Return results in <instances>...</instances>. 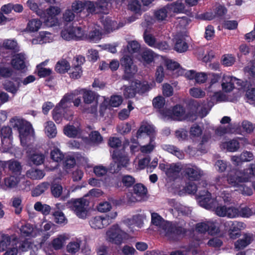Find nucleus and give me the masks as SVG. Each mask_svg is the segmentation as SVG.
Here are the masks:
<instances>
[{"label":"nucleus","instance_id":"5fc2aeb1","mask_svg":"<svg viewBox=\"0 0 255 255\" xmlns=\"http://www.w3.org/2000/svg\"><path fill=\"white\" fill-rule=\"evenodd\" d=\"M141 57L144 64H150L153 60L154 57V53L151 50L146 49L142 53Z\"/></svg>","mask_w":255,"mask_h":255},{"label":"nucleus","instance_id":"473e14b6","mask_svg":"<svg viewBox=\"0 0 255 255\" xmlns=\"http://www.w3.org/2000/svg\"><path fill=\"white\" fill-rule=\"evenodd\" d=\"M143 216L140 215H136L131 218L127 219L124 221V223L127 225L129 228L134 225L138 228H141L143 224Z\"/></svg>","mask_w":255,"mask_h":255},{"label":"nucleus","instance_id":"1a4fd4ad","mask_svg":"<svg viewBox=\"0 0 255 255\" xmlns=\"http://www.w3.org/2000/svg\"><path fill=\"white\" fill-rule=\"evenodd\" d=\"M117 215L116 212H112L108 214L97 216L90 219L89 224L93 229H102L112 223Z\"/></svg>","mask_w":255,"mask_h":255},{"label":"nucleus","instance_id":"0eeeda50","mask_svg":"<svg viewBox=\"0 0 255 255\" xmlns=\"http://www.w3.org/2000/svg\"><path fill=\"white\" fill-rule=\"evenodd\" d=\"M106 235L108 242L116 245H121L128 237V234L118 224L111 226L107 231Z\"/></svg>","mask_w":255,"mask_h":255},{"label":"nucleus","instance_id":"4be33fe9","mask_svg":"<svg viewBox=\"0 0 255 255\" xmlns=\"http://www.w3.org/2000/svg\"><path fill=\"white\" fill-rule=\"evenodd\" d=\"M53 35L47 31H41L39 35L32 40L33 44H42L49 43L53 41Z\"/></svg>","mask_w":255,"mask_h":255},{"label":"nucleus","instance_id":"774afa93","mask_svg":"<svg viewBox=\"0 0 255 255\" xmlns=\"http://www.w3.org/2000/svg\"><path fill=\"white\" fill-rule=\"evenodd\" d=\"M48 187V184L47 183L43 182L40 185H38L32 192L33 196H38L42 194L47 189Z\"/></svg>","mask_w":255,"mask_h":255},{"label":"nucleus","instance_id":"cd10ccee","mask_svg":"<svg viewBox=\"0 0 255 255\" xmlns=\"http://www.w3.org/2000/svg\"><path fill=\"white\" fill-rule=\"evenodd\" d=\"M207 185V184L205 181H202L200 183V185L197 186V185L193 181H190L187 183L186 186L185 187V191L188 194H194L198 190H199L197 194L198 198L199 197V194L200 192L205 190L208 191L206 189H204L203 190H200V186L205 187Z\"/></svg>","mask_w":255,"mask_h":255},{"label":"nucleus","instance_id":"6e6552de","mask_svg":"<svg viewBox=\"0 0 255 255\" xmlns=\"http://www.w3.org/2000/svg\"><path fill=\"white\" fill-rule=\"evenodd\" d=\"M88 205V201L84 198L72 199L66 203V206L73 211L77 217L81 219L86 218Z\"/></svg>","mask_w":255,"mask_h":255},{"label":"nucleus","instance_id":"4d7b16f0","mask_svg":"<svg viewBox=\"0 0 255 255\" xmlns=\"http://www.w3.org/2000/svg\"><path fill=\"white\" fill-rule=\"evenodd\" d=\"M137 93L143 94L148 91L150 89L149 85L146 83H141L139 81L133 82Z\"/></svg>","mask_w":255,"mask_h":255},{"label":"nucleus","instance_id":"2eb2a0df","mask_svg":"<svg viewBox=\"0 0 255 255\" xmlns=\"http://www.w3.org/2000/svg\"><path fill=\"white\" fill-rule=\"evenodd\" d=\"M225 227L229 230L230 237L232 239H235L241 236L240 231L244 229L246 225L241 222L228 221L225 223Z\"/></svg>","mask_w":255,"mask_h":255},{"label":"nucleus","instance_id":"f8f14e48","mask_svg":"<svg viewBox=\"0 0 255 255\" xmlns=\"http://www.w3.org/2000/svg\"><path fill=\"white\" fill-rule=\"evenodd\" d=\"M12 130L9 127H4L1 129V147L3 152H9L12 147Z\"/></svg>","mask_w":255,"mask_h":255},{"label":"nucleus","instance_id":"bb28decb","mask_svg":"<svg viewBox=\"0 0 255 255\" xmlns=\"http://www.w3.org/2000/svg\"><path fill=\"white\" fill-rule=\"evenodd\" d=\"M70 235L67 233L58 235L56 238L54 239L51 243L52 247L55 250L61 249L66 241L70 239Z\"/></svg>","mask_w":255,"mask_h":255},{"label":"nucleus","instance_id":"9b49d317","mask_svg":"<svg viewBox=\"0 0 255 255\" xmlns=\"http://www.w3.org/2000/svg\"><path fill=\"white\" fill-rule=\"evenodd\" d=\"M121 66L124 70V79L128 80L133 77L137 71V68L133 64L132 59L128 55H125L121 59Z\"/></svg>","mask_w":255,"mask_h":255},{"label":"nucleus","instance_id":"de8ad7c7","mask_svg":"<svg viewBox=\"0 0 255 255\" xmlns=\"http://www.w3.org/2000/svg\"><path fill=\"white\" fill-rule=\"evenodd\" d=\"M42 25L41 21L38 19H32L27 23L26 29L30 32L38 31Z\"/></svg>","mask_w":255,"mask_h":255},{"label":"nucleus","instance_id":"412c9836","mask_svg":"<svg viewBox=\"0 0 255 255\" xmlns=\"http://www.w3.org/2000/svg\"><path fill=\"white\" fill-rule=\"evenodd\" d=\"M143 133H146L150 138V137H155V128L152 125L147 123L142 124L136 132V137L138 138H141Z\"/></svg>","mask_w":255,"mask_h":255},{"label":"nucleus","instance_id":"864d4df0","mask_svg":"<svg viewBox=\"0 0 255 255\" xmlns=\"http://www.w3.org/2000/svg\"><path fill=\"white\" fill-rule=\"evenodd\" d=\"M69 63L65 60H62L57 62L55 66V70L59 73H64L70 69Z\"/></svg>","mask_w":255,"mask_h":255},{"label":"nucleus","instance_id":"49530a36","mask_svg":"<svg viewBox=\"0 0 255 255\" xmlns=\"http://www.w3.org/2000/svg\"><path fill=\"white\" fill-rule=\"evenodd\" d=\"M2 46L6 49L11 50L14 51L18 50V44L17 41L14 39H4L3 41Z\"/></svg>","mask_w":255,"mask_h":255},{"label":"nucleus","instance_id":"c756f323","mask_svg":"<svg viewBox=\"0 0 255 255\" xmlns=\"http://www.w3.org/2000/svg\"><path fill=\"white\" fill-rule=\"evenodd\" d=\"M168 10L173 13H183L185 11V6L181 0H177L166 5Z\"/></svg>","mask_w":255,"mask_h":255},{"label":"nucleus","instance_id":"4c0bfd02","mask_svg":"<svg viewBox=\"0 0 255 255\" xmlns=\"http://www.w3.org/2000/svg\"><path fill=\"white\" fill-rule=\"evenodd\" d=\"M45 132L49 138H53L57 134V129L54 123L52 121H48L45 123Z\"/></svg>","mask_w":255,"mask_h":255},{"label":"nucleus","instance_id":"ea45409f","mask_svg":"<svg viewBox=\"0 0 255 255\" xmlns=\"http://www.w3.org/2000/svg\"><path fill=\"white\" fill-rule=\"evenodd\" d=\"M1 162L4 163V168L7 165L9 170L12 173L18 174L21 169L20 163L17 161L10 160L6 162Z\"/></svg>","mask_w":255,"mask_h":255},{"label":"nucleus","instance_id":"13d9d810","mask_svg":"<svg viewBox=\"0 0 255 255\" xmlns=\"http://www.w3.org/2000/svg\"><path fill=\"white\" fill-rule=\"evenodd\" d=\"M74 40H78L85 38L84 30L81 27H72Z\"/></svg>","mask_w":255,"mask_h":255},{"label":"nucleus","instance_id":"6ab92c4d","mask_svg":"<svg viewBox=\"0 0 255 255\" xmlns=\"http://www.w3.org/2000/svg\"><path fill=\"white\" fill-rule=\"evenodd\" d=\"M16 239V236L15 235H0V252L6 251L9 248L13 246Z\"/></svg>","mask_w":255,"mask_h":255},{"label":"nucleus","instance_id":"c03bdc74","mask_svg":"<svg viewBox=\"0 0 255 255\" xmlns=\"http://www.w3.org/2000/svg\"><path fill=\"white\" fill-rule=\"evenodd\" d=\"M217 90H213L212 92L211 93H213V94L212 95L211 94L209 95V96L211 97V99L209 101L210 102H214V105L217 102H221L225 101L226 97V95L224 94L221 91L218 92Z\"/></svg>","mask_w":255,"mask_h":255},{"label":"nucleus","instance_id":"423d86ee","mask_svg":"<svg viewBox=\"0 0 255 255\" xmlns=\"http://www.w3.org/2000/svg\"><path fill=\"white\" fill-rule=\"evenodd\" d=\"M10 124L14 129L18 130L21 143L25 145L27 137L32 130L31 125L29 122L17 117L11 119Z\"/></svg>","mask_w":255,"mask_h":255},{"label":"nucleus","instance_id":"b1692460","mask_svg":"<svg viewBox=\"0 0 255 255\" xmlns=\"http://www.w3.org/2000/svg\"><path fill=\"white\" fill-rule=\"evenodd\" d=\"M20 84V80L19 79H15L14 81L7 80L3 84V88L7 92L14 96L19 91Z\"/></svg>","mask_w":255,"mask_h":255},{"label":"nucleus","instance_id":"a211bd4d","mask_svg":"<svg viewBox=\"0 0 255 255\" xmlns=\"http://www.w3.org/2000/svg\"><path fill=\"white\" fill-rule=\"evenodd\" d=\"M240 83V80L235 77L225 75L223 77V82L221 84L223 90L225 92H230L234 88V84Z\"/></svg>","mask_w":255,"mask_h":255},{"label":"nucleus","instance_id":"bf43d9fd","mask_svg":"<svg viewBox=\"0 0 255 255\" xmlns=\"http://www.w3.org/2000/svg\"><path fill=\"white\" fill-rule=\"evenodd\" d=\"M234 131V128L232 124H229L226 127L220 126L218 128L215 133L217 135L219 136L223 135L226 133H232Z\"/></svg>","mask_w":255,"mask_h":255},{"label":"nucleus","instance_id":"f03ea898","mask_svg":"<svg viewBox=\"0 0 255 255\" xmlns=\"http://www.w3.org/2000/svg\"><path fill=\"white\" fill-rule=\"evenodd\" d=\"M151 223L156 227L160 234L171 241L179 240L186 233L185 228L165 220L156 213L151 214Z\"/></svg>","mask_w":255,"mask_h":255},{"label":"nucleus","instance_id":"39448f33","mask_svg":"<svg viewBox=\"0 0 255 255\" xmlns=\"http://www.w3.org/2000/svg\"><path fill=\"white\" fill-rule=\"evenodd\" d=\"M114 162L111 163L109 170L111 173H117L122 167H126L129 164V159L124 149L111 151Z\"/></svg>","mask_w":255,"mask_h":255},{"label":"nucleus","instance_id":"79ce46f5","mask_svg":"<svg viewBox=\"0 0 255 255\" xmlns=\"http://www.w3.org/2000/svg\"><path fill=\"white\" fill-rule=\"evenodd\" d=\"M85 38L92 42H98L102 38V32L99 28H95L90 31L88 35H85Z\"/></svg>","mask_w":255,"mask_h":255},{"label":"nucleus","instance_id":"a878e982","mask_svg":"<svg viewBox=\"0 0 255 255\" xmlns=\"http://www.w3.org/2000/svg\"><path fill=\"white\" fill-rule=\"evenodd\" d=\"M185 173L190 180H197L203 175V171L197 166L187 167Z\"/></svg>","mask_w":255,"mask_h":255},{"label":"nucleus","instance_id":"dca6fc26","mask_svg":"<svg viewBox=\"0 0 255 255\" xmlns=\"http://www.w3.org/2000/svg\"><path fill=\"white\" fill-rule=\"evenodd\" d=\"M19 230L22 236L28 238H35L39 235L41 232L36 226L30 224L21 226Z\"/></svg>","mask_w":255,"mask_h":255},{"label":"nucleus","instance_id":"ddd939ff","mask_svg":"<svg viewBox=\"0 0 255 255\" xmlns=\"http://www.w3.org/2000/svg\"><path fill=\"white\" fill-rule=\"evenodd\" d=\"M147 188L142 184H136L133 188V192L128 194V200L131 202L141 201L146 195Z\"/></svg>","mask_w":255,"mask_h":255},{"label":"nucleus","instance_id":"603ef678","mask_svg":"<svg viewBox=\"0 0 255 255\" xmlns=\"http://www.w3.org/2000/svg\"><path fill=\"white\" fill-rule=\"evenodd\" d=\"M224 147H226L227 150L230 152L237 151L240 147L239 142L237 139H233L223 144Z\"/></svg>","mask_w":255,"mask_h":255},{"label":"nucleus","instance_id":"aec40b11","mask_svg":"<svg viewBox=\"0 0 255 255\" xmlns=\"http://www.w3.org/2000/svg\"><path fill=\"white\" fill-rule=\"evenodd\" d=\"M172 114L174 118L177 120H182L186 119L190 121L196 120L197 117L194 114H192L190 117L185 115V111L183 107L177 105L175 106L172 110Z\"/></svg>","mask_w":255,"mask_h":255},{"label":"nucleus","instance_id":"338daca9","mask_svg":"<svg viewBox=\"0 0 255 255\" xmlns=\"http://www.w3.org/2000/svg\"><path fill=\"white\" fill-rule=\"evenodd\" d=\"M141 6V0H133L128 4L129 9L136 13L140 12Z\"/></svg>","mask_w":255,"mask_h":255},{"label":"nucleus","instance_id":"680f3d73","mask_svg":"<svg viewBox=\"0 0 255 255\" xmlns=\"http://www.w3.org/2000/svg\"><path fill=\"white\" fill-rule=\"evenodd\" d=\"M254 214H255V206L252 208L246 207L239 210V216L244 218H248Z\"/></svg>","mask_w":255,"mask_h":255},{"label":"nucleus","instance_id":"2f4dec72","mask_svg":"<svg viewBox=\"0 0 255 255\" xmlns=\"http://www.w3.org/2000/svg\"><path fill=\"white\" fill-rule=\"evenodd\" d=\"M82 240L80 239L76 238L70 241L66 246V251L70 254H75L80 249Z\"/></svg>","mask_w":255,"mask_h":255},{"label":"nucleus","instance_id":"37998d69","mask_svg":"<svg viewBox=\"0 0 255 255\" xmlns=\"http://www.w3.org/2000/svg\"><path fill=\"white\" fill-rule=\"evenodd\" d=\"M220 232L219 224L216 220L208 221L207 232L211 235H216Z\"/></svg>","mask_w":255,"mask_h":255},{"label":"nucleus","instance_id":"393cba45","mask_svg":"<svg viewBox=\"0 0 255 255\" xmlns=\"http://www.w3.org/2000/svg\"><path fill=\"white\" fill-rule=\"evenodd\" d=\"M26 56L24 53H20L14 55L11 60L12 67L17 70L23 69L25 67V61Z\"/></svg>","mask_w":255,"mask_h":255},{"label":"nucleus","instance_id":"f704fd0d","mask_svg":"<svg viewBox=\"0 0 255 255\" xmlns=\"http://www.w3.org/2000/svg\"><path fill=\"white\" fill-rule=\"evenodd\" d=\"M64 134L69 137H76L80 135V128L77 126L68 125L64 128Z\"/></svg>","mask_w":255,"mask_h":255},{"label":"nucleus","instance_id":"c85d7f7f","mask_svg":"<svg viewBox=\"0 0 255 255\" xmlns=\"http://www.w3.org/2000/svg\"><path fill=\"white\" fill-rule=\"evenodd\" d=\"M188 48V44L183 36H177L175 38L174 49L178 53L186 52Z\"/></svg>","mask_w":255,"mask_h":255},{"label":"nucleus","instance_id":"6e6d98bb","mask_svg":"<svg viewBox=\"0 0 255 255\" xmlns=\"http://www.w3.org/2000/svg\"><path fill=\"white\" fill-rule=\"evenodd\" d=\"M81 91L83 92V99L85 104H90L94 102L96 98V95L94 92L86 90H82Z\"/></svg>","mask_w":255,"mask_h":255},{"label":"nucleus","instance_id":"f3484780","mask_svg":"<svg viewBox=\"0 0 255 255\" xmlns=\"http://www.w3.org/2000/svg\"><path fill=\"white\" fill-rule=\"evenodd\" d=\"M183 169V165L181 163H173L168 164L166 166L165 174L171 179H175L179 176V173Z\"/></svg>","mask_w":255,"mask_h":255},{"label":"nucleus","instance_id":"5701e85b","mask_svg":"<svg viewBox=\"0 0 255 255\" xmlns=\"http://www.w3.org/2000/svg\"><path fill=\"white\" fill-rule=\"evenodd\" d=\"M168 203L175 211L178 212L179 214H181L182 215L189 216L191 214V209L190 208L181 204L174 199L169 200Z\"/></svg>","mask_w":255,"mask_h":255},{"label":"nucleus","instance_id":"a18cd8bd","mask_svg":"<svg viewBox=\"0 0 255 255\" xmlns=\"http://www.w3.org/2000/svg\"><path fill=\"white\" fill-rule=\"evenodd\" d=\"M34 209L36 211L39 212L44 215L49 214L51 210L50 206L45 204H42L40 202H37L35 203Z\"/></svg>","mask_w":255,"mask_h":255},{"label":"nucleus","instance_id":"052dcab7","mask_svg":"<svg viewBox=\"0 0 255 255\" xmlns=\"http://www.w3.org/2000/svg\"><path fill=\"white\" fill-rule=\"evenodd\" d=\"M168 8L167 5L157 10L155 12L154 15L156 18L159 21H163L166 19L167 16Z\"/></svg>","mask_w":255,"mask_h":255},{"label":"nucleus","instance_id":"69168bd1","mask_svg":"<svg viewBox=\"0 0 255 255\" xmlns=\"http://www.w3.org/2000/svg\"><path fill=\"white\" fill-rule=\"evenodd\" d=\"M140 48L139 43L136 40L130 41L127 45V49L129 53H133L138 52Z\"/></svg>","mask_w":255,"mask_h":255},{"label":"nucleus","instance_id":"e2e57ef3","mask_svg":"<svg viewBox=\"0 0 255 255\" xmlns=\"http://www.w3.org/2000/svg\"><path fill=\"white\" fill-rule=\"evenodd\" d=\"M123 92L124 95L126 98H130L133 97L137 92L133 82L131 86H124Z\"/></svg>","mask_w":255,"mask_h":255},{"label":"nucleus","instance_id":"0e129e2a","mask_svg":"<svg viewBox=\"0 0 255 255\" xmlns=\"http://www.w3.org/2000/svg\"><path fill=\"white\" fill-rule=\"evenodd\" d=\"M53 215L54 217L55 222L59 224H65L67 223V220L64 213L60 211H56L53 212Z\"/></svg>","mask_w":255,"mask_h":255},{"label":"nucleus","instance_id":"e433bc0d","mask_svg":"<svg viewBox=\"0 0 255 255\" xmlns=\"http://www.w3.org/2000/svg\"><path fill=\"white\" fill-rule=\"evenodd\" d=\"M155 138L154 136L150 137L147 144L141 146L140 147L141 152L145 154L152 152L156 146Z\"/></svg>","mask_w":255,"mask_h":255},{"label":"nucleus","instance_id":"9d476101","mask_svg":"<svg viewBox=\"0 0 255 255\" xmlns=\"http://www.w3.org/2000/svg\"><path fill=\"white\" fill-rule=\"evenodd\" d=\"M71 8L77 14L84 12L86 10V15L94 13L96 10L95 3L91 1L87 0H75L71 4Z\"/></svg>","mask_w":255,"mask_h":255},{"label":"nucleus","instance_id":"58836bf2","mask_svg":"<svg viewBox=\"0 0 255 255\" xmlns=\"http://www.w3.org/2000/svg\"><path fill=\"white\" fill-rule=\"evenodd\" d=\"M14 245L17 249L18 252H26L32 246L31 243L27 239L19 242L17 237Z\"/></svg>","mask_w":255,"mask_h":255},{"label":"nucleus","instance_id":"7ed1b4c3","mask_svg":"<svg viewBox=\"0 0 255 255\" xmlns=\"http://www.w3.org/2000/svg\"><path fill=\"white\" fill-rule=\"evenodd\" d=\"M78 95V91L65 94L53 110V118L56 123H60L63 118L68 121L72 119L73 112L68 109L71 101Z\"/></svg>","mask_w":255,"mask_h":255},{"label":"nucleus","instance_id":"f257e3e1","mask_svg":"<svg viewBox=\"0 0 255 255\" xmlns=\"http://www.w3.org/2000/svg\"><path fill=\"white\" fill-rule=\"evenodd\" d=\"M227 180L229 184L239 187L241 193L247 196L253 194L252 189L242 185V183L248 182H254L255 180V163L251 164L248 168L242 169H233L230 171L227 176Z\"/></svg>","mask_w":255,"mask_h":255},{"label":"nucleus","instance_id":"3c124183","mask_svg":"<svg viewBox=\"0 0 255 255\" xmlns=\"http://www.w3.org/2000/svg\"><path fill=\"white\" fill-rule=\"evenodd\" d=\"M212 79L211 80L209 86L207 88L208 92H212L213 90H218L220 88V84L218 82L220 77L218 75L215 74H212Z\"/></svg>","mask_w":255,"mask_h":255},{"label":"nucleus","instance_id":"72a5a7b5","mask_svg":"<svg viewBox=\"0 0 255 255\" xmlns=\"http://www.w3.org/2000/svg\"><path fill=\"white\" fill-rule=\"evenodd\" d=\"M252 237L249 234H245L242 239L237 240L234 244L235 248L237 250L245 248L251 243Z\"/></svg>","mask_w":255,"mask_h":255},{"label":"nucleus","instance_id":"c9c22d12","mask_svg":"<svg viewBox=\"0 0 255 255\" xmlns=\"http://www.w3.org/2000/svg\"><path fill=\"white\" fill-rule=\"evenodd\" d=\"M26 175L32 180H40L45 176V173L38 168H31L27 171Z\"/></svg>","mask_w":255,"mask_h":255},{"label":"nucleus","instance_id":"8fccbe9b","mask_svg":"<svg viewBox=\"0 0 255 255\" xmlns=\"http://www.w3.org/2000/svg\"><path fill=\"white\" fill-rule=\"evenodd\" d=\"M20 175L17 176H10L4 180L5 185L10 188H15L17 189L19 181V177Z\"/></svg>","mask_w":255,"mask_h":255},{"label":"nucleus","instance_id":"20e7f679","mask_svg":"<svg viewBox=\"0 0 255 255\" xmlns=\"http://www.w3.org/2000/svg\"><path fill=\"white\" fill-rule=\"evenodd\" d=\"M198 202L201 207L208 210L215 209V213L219 217H226L227 206L219 205L216 199L211 198V194L205 190L200 192Z\"/></svg>","mask_w":255,"mask_h":255},{"label":"nucleus","instance_id":"09e8293b","mask_svg":"<svg viewBox=\"0 0 255 255\" xmlns=\"http://www.w3.org/2000/svg\"><path fill=\"white\" fill-rule=\"evenodd\" d=\"M30 181L26 179L24 176H20L19 177L18 184L17 186V190H24L26 191L30 190Z\"/></svg>","mask_w":255,"mask_h":255},{"label":"nucleus","instance_id":"a19ab883","mask_svg":"<svg viewBox=\"0 0 255 255\" xmlns=\"http://www.w3.org/2000/svg\"><path fill=\"white\" fill-rule=\"evenodd\" d=\"M45 155L40 152H35L29 156V160L36 165L43 163L45 160Z\"/></svg>","mask_w":255,"mask_h":255},{"label":"nucleus","instance_id":"4468645a","mask_svg":"<svg viewBox=\"0 0 255 255\" xmlns=\"http://www.w3.org/2000/svg\"><path fill=\"white\" fill-rule=\"evenodd\" d=\"M60 12V9L57 6H51L47 8L45 13H43L46 24L50 27L56 25L58 22L56 16Z\"/></svg>","mask_w":255,"mask_h":255},{"label":"nucleus","instance_id":"7c9ffc66","mask_svg":"<svg viewBox=\"0 0 255 255\" xmlns=\"http://www.w3.org/2000/svg\"><path fill=\"white\" fill-rule=\"evenodd\" d=\"M102 22L105 30L108 32H111L123 26L119 25L117 21L113 20L109 17H103L102 19Z\"/></svg>","mask_w":255,"mask_h":255}]
</instances>
